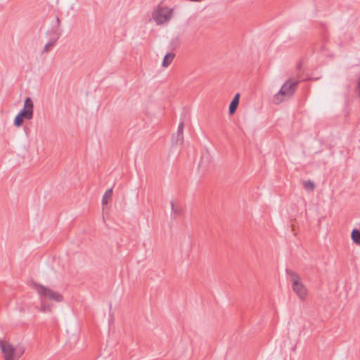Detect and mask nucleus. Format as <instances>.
Instances as JSON below:
<instances>
[{
  "label": "nucleus",
  "instance_id": "nucleus-23",
  "mask_svg": "<svg viewBox=\"0 0 360 360\" xmlns=\"http://www.w3.org/2000/svg\"><path fill=\"white\" fill-rule=\"evenodd\" d=\"M297 68L298 69H300V68H301V64H300V63H299V64L297 65Z\"/></svg>",
  "mask_w": 360,
  "mask_h": 360
},
{
  "label": "nucleus",
  "instance_id": "nucleus-16",
  "mask_svg": "<svg viewBox=\"0 0 360 360\" xmlns=\"http://www.w3.org/2000/svg\"><path fill=\"white\" fill-rule=\"evenodd\" d=\"M183 140H184V135H183V134H178V133H176V137H174V136H173V141L176 144H182L183 143Z\"/></svg>",
  "mask_w": 360,
  "mask_h": 360
},
{
  "label": "nucleus",
  "instance_id": "nucleus-13",
  "mask_svg": "<svg viewBox=\"0 0 360 360\" xmlns=\"http://www.w3.org/2000/svg\"><path fill=\"white\" fill-rule=\"evenodd\" d=\"M351 238H352V241L355 244H356L357 245H360V231L359 230H358L356 229H354L351 233Z\"/></svg>",
  "mask_w": 360,
  "mask_h": 360
},
{
  "label": "nucleus",
  "instance_id": "nucleus-11",
  "mask_svg": "<svg viewBox=\"0 0 360 360\" xmlns=\"http://www.w3.org/2000/svg\"><path fill=\"white\" fill-rule=\"evenodd\" d=\"M175 55L173 53H167L162 60V65L163 67H167L173 60Z\"/></svg>",
  "mask_w": 360,
  "mask_h": 360
},
{
  "label": "nucleus",
  "instance_id": "nucleus-6",
  "mask_svg": "<svg viewBox=\"0 0 360 360\" xmlns=\"http://www.w3.org/2000/svg\"><path fill=\"white\" fill-rule=\"evenodd\" d=\"M293 291L302 300L304 299L307 295V289L302 282L295 283L292 286Z\"/></svg>",
  "mask_w": 360,
  "mask_h": 360
},
{
  "label": "nucleus",
  "instance_id": "nucleus-3",
  "mask_svg": "<svg viewBox=\"0 0 360 360\" xmlns=\"http://www.w3.org/2000/svg\"><path fill=\"white\" fill-rule=\"evenodd\" d=\"M0 348L5 360H15V347L11 344L0 339Z\"/></svg>",
  "mask_w": 360,
  "mask_h": 360
},
{
  "label": "nucleus",
  "instance_id": "nucleus-21",
  "mask_svg": "<svg viewBox=\"0 0 360 360\" xmlns=\"http://www.w3.org/2000/svg\"><path fill=\"white\" fill-rule=\"evenodd\" d=\"M205 160V158H203V157H202V158H201V160H200V162H199V167H202V168H204V167H205V165H204L205 160Z\"/></svg>",
  "mask_w": 360,
  "mask_h": 360
},
{
  "label": "nucleus",
  "instance_id": "nucleus-1",
  "mask_svg": "<svg viewBox=\"0 0 360 360\" xmlns=\"http://www.w3.org/2000/svg\"><path fill=\"white\" fill-rule=\"evenodd\" d=\"M31 285L38 294L39 300L46 301L49 300L56 302H60L63 300V297L61 294L48 287L37 283L34 281H32Z\"/></svg>",
  "mask_w": 360,
  "mask_h": 360
},
{
  "label": "nucleus",
  "instance_id": "nucleus-14",
  "mask_svg": "<svg viewBox=\"0 0 360 360\" xmlns=\"http://www.w3.org/2000/svg\"><path fill=\"white\" fill-rule=\"evenodd\" d=\"M171 207H172V214L174 216V217H176L181 214V208L178 206H175L173 201L171 202Z\"/></svg>",
  "mask_w": 360,
  "mask_h": 360
},
{
  "label": "nucleus",
  "instance_id": "nucleus-20",
  "mask_svg": "<svg viewBox=\"0 0 360 360\" xmlns=\"http://www.w3.org/2000/svg\"><path fill=\"white\" fill-rule=\"evenodd\" d=\"M356 91L358 92L359 96H360V77L359 78L357 86H356Z\"/></svg>",
  "mask_w": 360,
  "mask_h": 360
},
{
  "label": "nucleus",
  "instance_id": "nucleus-9",
  "mask_svg": "<svg viewBox=\"0 0 360 360\" xmlns=\"http://www.w3.org/2000/svg\"><path fill=\"white\" fill-rule=\"evenodd\" d=\"M41 306L39 310L43 313H50L52 311L53 305L52 304L46 303L44 300H40Z\"/></svg>",
  "mask_w": 360,
  "mask_h": 360
},
{
  "label": "nucleus",
  "instance_id": "nucleus-5",
  "mask_svg": "<svg viewBox=\"0 0 360 360\" xmlns=\"http://www.w3.org/2000/svg\"><path fill=\"white\" fill-rule=\"evenodd\" d=\"M172 15V9L162 8L154 15L153 18L158 25H161L168 22L171 19Z\"/></svg>",
  "mask_w": 360,
  "mask_h": 360
},
{
  "label": "nucleus",
  "instance_id": "nucleus-22",
  "mask_svg": "<svg viewBox=\"0 0 360 360\" xmlns=\"http://www.w3.org/2000/svg\"><path fill=\"white\" fill-rule=\"evenodd\" d=\"M56 22H57L58 25H60V19L58 17L56 18Z\"/></svg>",
  "mask_w": 360,
  "mask_h": 360
},
{
  "label": "nucleus",
  "instance_id": "nucleus-18",
  "mask_svg": "<svg viewBox=\"0 0 360 360\" xmlns=\"http://www.w3.org/2000/svg\"><path fill=\"white\" fill-rule=\"evenodd\" d=\"M15 360H18V359L24 353V349L22 347L15 348Z\"/></svg>",
  "mask_w": 360,
  "mask_h": 360
},
{
  "label": "nucleus",
  "instance_id": "nucleus-7",
  "mask_svg": "<svg viewBox=\"0 0 360 360\" xmlns=\"http://www.w3.org/2000/svg\"><path fill=\"white\" fill-rule=\"evenodd\" d=\"M239 98L240 94L238 93L235 95L233 100L231 101L229 108V112L230 115H233L236 112L239 103Z\"/></svg>",
  "mask_w": 360,
  "mask_h": 360
},
{
  "label": "nucleus",
  "instance_id": "nucleus-8",
  "mask_svg": "<svg viewBox=\"0 0 360 360\" xmlns=\"http://www.w3.org/2000/svg\"><path fill=\"white\" fill-rule=\"evenodd\" d=\"M286 274L290 277L292 285H295V283H297L301 282V278L300 276L295 271L289 269H286Z\"/></svg>",
  "mask_w": 360,
  "mask_h": 360
},
{
  "label": "nucleus",
  "instance_id": "nucleus-15",
  "mask_svg": "<svg viewBox=\"0 0 360 360\" xmlns=\"http://www.w3.org/2000/svg\"><path fill=\"white\" fill-rule=\"evenodd\" d=\"M24 119H25L24 117L18 113L17 115L15 117L13 124L17 127L22 126L23 124Z\"/></svg>",
  "mask_w": 360,
  "mask_h": 360
},
{
  "label": "nucleus",
  "instance_id": "nucleus-2",
  "mask_svg": "<svg viewBox=\"0 0 360 360\" xmlns=\"http://www.w3.org/2000/svg\"><path fill=\"white\" fill-rule=\"evenodd\" d=\"M299 81L289 79L281 86L279 91L274 96L273 102L275 104H279L283 101L284 96H292L297 89Z\"/></svg>",
  "mask_w": 360,
  "mask_h": 360
},
{
  "label": "nucleus",
  "instance_id": "nucleus-10",
  "mask_svg": "<svg viewBox=\"0 0 360 360\" xmlns=\"http://www.w3.org/2000/svg\"><path fill=\"white\" fill-rule=\"evenodd\" d=\"M60 33L58 34V37L55 39H51L49 42L47 44H45L44 47V50H43V52L44 53H47L49 51H50V50L51 49V48L53 46H54V45L56 44V41L58 40V39L59 38V36H60Z\"/></svg>",
  "mask_w": 360,
  "mask_h": 360
},
{
  "label": "nucleus",
  "instance_id": "nucleus-4",
  "mask_svg": "<svg viewBox=\"0 0 360 360\" xmlns=\"http://www.w3.org/2000/svg\"><path fill=\"white\" fill-rule=\"evenodd\" d=\"M25 120H32L34 115V104L31 98L27 97L25 99L22 109L18 112Z\"/></svg>",
  "mask_w": 360,
  "mask_h": 360
},
{
  "label": "nucleus",
  "instance_id": "nucleus-19",
  "mask_svg": "<svg viewBox=\"0 0 360 360\" xmlns=\"http://www.w3.org/2000/svg\"><path fill=\"white\" fill-rule=\"evenodd\" d=\"M184 131V121H181L178 126L177 133L183 134Z\"/></svg>",
  "mask_w": 360,
  "mask_h": 360
},
{
  "label": "nucleus",
  "instance_id": "nucleus-12",
  "mask_svg": "<svg viewBox=\"0 0 360 360\" xmlns=\"http://www.w3.org/2000/svg\"><path fill=\"white\" fill-rule=\"evenodd\" d=\"M112 195V188H110L108 189L104 195H103L102 198V205H105L108 203V202L111 200Z\"/></svg>",
  "mask_w": 360,
  "mask_h": 360
},
{
  "label": "nucleus",
  "instance_id": "nucleus-17",
  "mask_svg": "<svg viewBox=\"0 0 360 360\" xmlns=\"http://www.w3.org/2000/svg\"><path fill=\"white\" fill-rule=\"evenodd\" d=\"M303 186L307 190H314V188L315 187V184L314 182H312L311 181H304Z\"/></svg>",
  "mask_w": 360,
  "mask_h": 360
}]
</instances>
